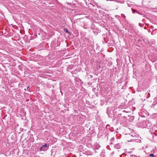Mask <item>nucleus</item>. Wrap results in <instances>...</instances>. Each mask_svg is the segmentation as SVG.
<instances>
[{
  "label": "nucleus",
  "mask_w": 157,
  "mask_h": 157,
  "mask_svg": "<svg viewBox=\"0 0 157 157\" xmlns=\"http://www.w3.org/2000/svg\"><path fill=\"white\" fill-rule=\"evenodd\" d=\"M149 136L152 138L153 140L155 142H157V130L154 131L153 130H149Z\"/></svg>",
  "instance_id": "f257e3e1"
},
{
  "label": "nucleus",
  "mask_w": 157,
  "mask_h": 157,
  "mask_svg": "<svg viewBox=\"0 0 157 157\" xmlns=\"http://www.w3.org/2000/svg\"><path fill=\"white\" fill-rule=\"evenodd\" d=\"M135 135L134 134V135H133L132 134H129L128 135V137L131 139V140H130V141H129V140H128V141H132L133 140V139H135Z\"/></svg>",
  "instance_id": "f03ea898"
},
{
  "label": "nucleus",
  "mask_w": 157,
  "mask_h": 157,
  "mask_svg": "<svg viewBox=\"0 0 157 157\" xmlns=\"http://www.w3.org/2000/svg\"><path fill=\"white\" fill-rule=\"evenodd\" d=\"M48 145L47 144H45L44 145H42L40 147V151H45L47 149V148L48 147Z\"/></svg>",
  "instance_id": "7ed1b4c3"
},
{
  "label": "nucleus",
  "mask_w": 157,
  "mask_h": 157,
  "mask_svg": "<svg viewBox=\"0 0 157 157\" xmlns=\"http://www.w3.org/2000/svg\"><path fill=\"white\" fill-rule=\"evenodd\" d=\"M143 123L146 124V126H144V127L147 128H149V127L150 126V125L151 124V123H149V121H143Z\"/></svg>",
  "instance_id": "20e7f679"
},
{
  "label": "nucleus",
  "mask_w": 157,
  "mask_h": 157,
  "mask_svg": "<svg viewBox=\"0 0 157 157\" xmlns=\"http://www.w3.org/2000/svg\"><path fill=\"white\" fill-rule=\"evenodd\" d=\"M114 147L117 149H119L121 147V146L119 144H116L114 146Z\"/></svg>",
  "instance_id": "39448f33"
},
{
  "label": "nucleus",
  "mask_w": 157,
  "mask_h": 157,
  "mask_svg": "<svg viewBox=\"0 0 157 157\" xmlns=\"http://www.w3.org/2000/svg\"><path fill=\"white\" fill-rule=\"evenodd\" d=\"M132 141H134L136 143H141V140H138V139H133V140Z\"/></svg>",
  "instance_id": "423d86ee"
},
{
  "label": "nucleus",
  "mask_w": 157,
  "mask_h": 157,
  "mask_svg": "<svg viewBox=\"0 0 157 157\" xmlns=\"http://www.w3.org/2000/svg\"><path fill=\"white\" fill-rule=\"evenodd\" d=\"M121 116H122L121 113L119 114L117 116V118H118L119 119L120 118V117H121Z\"/></svg>",
  "instance_id": "0eeeda50"
},
{
  "label": "nucleus",
  "mask_w": 157,
  "mask_h": 157,
  "mask_svg": "<svg viewBox=\"0 0 157 157\" xmlns=\"http://www.w3.org/2000/svg\"><path fill=\"white\" fill-rule=\"evenodd\" d=\"M126 117H125L124 116L122 117L121 118V119H123L124 120H126Z\"/></svg>",
  "instance_id": "6e6552de"
},
{
  "label": "nucleus",
  "mask_w": 157,
  "mask_h": 157,
  "mask_svg": "<svg viewBox=\"0 0 157 157\" xmlns=\"http://www.w3.org/2000/svg\"><path fill=\"white\" fill-rule=\"evenodd\" d=\"M121 17H124V18H125L126 17V16H125V15L123 14H121Z\"/></svg>",
  "instance_id": "1a4fd4ad"
},
{
  "label": "nucleus",
  "mask_w": 157,
  "mask_h": 157,
  "mask_svg": "<svg viewBox=\"0 0 157 157\" xmlns=\"http://www.w3.org/2000/svg\"><path fill=\"white\" fill-rule=\"evenodd\" d=\"M149 155L151 157H154L155 156L153 154H150Z\"/></svg>",
  "instance_id": "9d476101"
},
{
  "label": "nucleus",
  "mask_w": 157,
  "mask_h": 157,
  "mask_svg": "<svg viewBox=\"0 0 157 157\" xmlns=\"http://www.w3.org/2000/svg\"><path fill=\"white\" fill-rule=\"evenodd\" d=\"M132 10L133 13H134L135 12H136V10L134 9H132Z\"/></svg>",
  "instance_id": "9b49d317"
},
{
  "label": "nucleus",
  "mask_w": 157,
  "mask_h": 157,
  "mask_svg": "<svg viewBox=\"0 0 157 157\" xmlns=\"http://www.w3.org/2000/svg\"><path fill=\"white\" fill-rule=\"evenodd\" d=\"M142 24H141V23H139V25L140 26V27H141L142 26Z\"/></svg>",
  "instance_id": "f8f14e48"
},
{
  "label": "nucleus",
  "mask_w": 157,
  "mask_h": 157,
  "mask_svg": "<svg viewBox=\"0 0 157 157\" xmlns=\"http://www.w3.org/2000/svg\"><path fill=\"white\" fill-rule=\"evenodd\" d=\"M66 32L67 33H69L67 29H65Z\"/></svg>",
  "instance_id": "ddd939ff"
},
{
  "label": "nucleus",
  "mask_w": 157,
  "mask_h": 157,
  "mask_svg": "<svg viewBox=\"0 0 157 157\" xmlns=\"http://www.w3.org/2000/svg\"><path fill=\"white\" fill-rule=\"evenodd\" d=\"M136 12L137 13H138V14H140V12H138L137 11H136Z\"/></svg>",
  "instance_id": "4468645a"
},
{
  "label": "nucleus",
  "mask_w": 157,
  "mask_h": 157,
  "mask_svg": "<svg viewBox=\"0 0 157 157\" xmlns=\"http://www.w3.org/2000/svg\"><path fill=\"white\" fill-rule=\"evenodd\" d=\"M112 0H106V1H112Z\"/></svg>",
  "instance_id": "2eb2a0df"
},
{
  "label": "nucleus",
  "mask_w": 157,
  "mask_h": 157,
  "mask_svg": "<svg viewBox=\"0 0 157 157\" xmlns=\"http://www.w3.org/2000/svg\"><path fill=\"white\" fill-rule=\"evenodd\" d=\"M123 112H125V110H123Z\"/></svg>",
  "instance_id": "dca6fc26"
},
{
  "label": "nucleus",
  "mask_w": 157,
  "mask_h": 157,
  "mask_svg": "<svg viewBox=\"0 0 157 157\" xmlns=\"http://www.w3.org/2000/svg\"><path fill=\"white\" fill-rule=\"evenodd\" d=\"M118 16H117V15H116V16H115V17H118Z\"/></svg>",
  "instance_id": "f3484780"
}]
</instances>
